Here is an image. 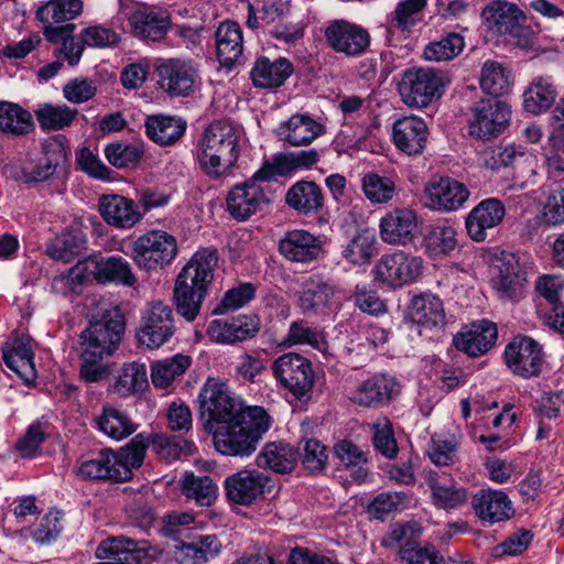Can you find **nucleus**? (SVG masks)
<instances>
[{
  "instance_id": "nucleus-48",
  "label": "nucleus",
  "mask_w": 564,
  "mask_h": 564,
  "mask_svg": "<svg viewBox=\"0 0 564 564\" xmlns=\"http://www.w3.org/2000/svg\"><path fill=\"white\" fill-rule=\"evenodd\" d=\"M457 231L451 225H434L422 240L424 252L431 259L449 256L457 247Z\"/></svg>"
},
{
  "instance_id": "nucleus-16",
  "label": "nucleus",
  "mask_w": 564,
  "mask_h": 564,
  "mask_svg": "<svg viewBox=\"0 0 564 564\" xmlns=\"http://www.w3.org/2000/svg\"><path fill=\"white\" fill-rule=\"evenodd\" d=\"M424 205L434 212L453 213L460 209L470 196L467 186L452 177L429 182L423 191Z\"/></svg>"
},
{
  "instance_id": "nucleus-19",
  "label": "nucleus",
  "mask_w": 564,
  "mask_h": 564,
  "mask_svg": "<svg viewBox=\"0 0 564 564\" xmlns=\"http://www.w3.org/2000/svg\"><path fill=\"white\" fill-rule=\"evenodd\" d=\"M490 278L494 290L500 297L517 299L525 284V275L518 258L502 251L496 256L490 267Z\"/></svg>"
},
{
  "instance_id": "nucleus-11",
  "label": "nucleus",
  "mask_w": 564,
  "mask_h": 564,
  "mask_svg": "<svg viewBox=\"0 0 564 564\" xmlns=\"http://www.w3.org/2000/svg\"><path fill=\"white\" fill-rule=\"evenodd\" d=\"M276 381L296 398L306 395L314 383V372L308 359L296 352H286L272 364Z\"/></svg>"
},
{
  "instance_id": "nucleus-60",
  "label": "nucleus",
  "mask_w": 564,
  "mask_h": 564,
  "mask_svg": "<svg viewBox=\"0 0 564 564\" xmlns=\"http://www.w3.org/2000/svg\"><path fill=\"white\" fill-rule=\"evenodd\" d=\"M58 162L48 155H42L24 163L21 174H11L15 181H22L25 184H39L51 178L55 172Z\"/></svg>"
},
{
  "instance_id": "nucleus-33",
  "label": "nucleus",
  "mask_w": 564,
  "mask_h": 564,
  "mask_svg": "<svg viewBox=\"0 0 564 564\" xmlns=\"http://www.w3.org/2000/svg\"><path fill=\"white\" fill-rule=\"evenodd\" d=\"M129 22L135 36L152 42L162 40L171 26L166 12L149 7L134 10Z\"/></svg>"
},
{
  "instance_id": "nucleus-41",
  "label": "nucleus",
  "mask_w": 564,
  "mask_h": 564,
  "mask_svg": "<svg viewBox=\"0 0 564 564\" xmlns=\"http://www.w3.org/2000/svg\"><path fill=\"white\" fill-rule=\"evenodd\" d=\"M150 443L151 440L148 435L139 433L119 453H115L117 468L115 475L118 480L131 479L132 470L142 465Z\"/></svg>"
},
{
  "instance_id": "nucleus-49",
  "label": "nucleus",
  "mask_w": 564,
  "mask_h": 564,
  "mask_svg": "<svg viewBox=\"0 0 564 564\" xmlns=\"http://www.w3.org/2000/svg\"><path fill=\"white\" fill-rule=\"evenodd\" d=\"M296 453L286 443H269L257 456V465L260 468H270L278 474L292 471L296 464Z\"/></svg>"
},
{
  "instance_id": "nucleus-21",
  "label": "nucleus",
  "mask_w": 564,
  "mask_h": 564,
  "mask_svg": "<svg viewBox=\"0 0 564 564\" xmlns=\"http://www.w3.org/2000/svg\"><path fill=\"white\" fill-rule=\"evenodd\" d=\"M260 318L252 315H238L231 318L213 319L207 326V336L213 343L234 345L253 338L260 330Z\"/></svg>"
},
{
  "instance_id": "nucleus-20",
  "label": "nucleus",
  "mask_w": 564,
  "mask_h": 564,
  "mask_svg": "<svg viewBox=\"0 0 564 564\" xmlns=\"http://www.w3.org/2000/svg\"><path fill=\"white\" fill-rule=\"evenodd\" d=\"M328 45L346 56H359L370 45V34L361 25L346 20H336L325 30Z\"/></svg>"
},
{
  "instance_id": "nucleus-44",
  "label": "nucleus",
  "mask_w": 564,
  "mask_h": 564,
  "mask_svg": "<svg viewBox=\"0 0 564 564\" xmlns=\"http://www.w3.org/2000/svg\"><path fill=\"white\" fill-rule=\"evenodd\" d=\"M377 237L369 229L358 230L341 246V258L354 267L368 265L376 252Z\"/></svg>"
},
{
  "instance_id": "nucleus-34",
  "label": "nucleus",
  "mask_w": 564,
  "mask_h": 564,
  "mask_svg": "<svg viewBox=\"0 0 564 564\" xmlns=\"http://www.w3.org/2000/svg\"><path fill=\"white\" fill-rule=\"evenodd\" d=\"M334 456L339 466L348 473L351 481L357 485L365 484L369 477V454L357 444L341 440L334 445Z\"/></svg>"
},
{
  "instance_id": "nucleus-17",
  "label": "nucleus",
  "mask_w": 564,
  "mask_h": 564,
  "mask_svg": "<svg viewBox=\"0 0 564 564\" xmlns=\"http://www.w3.org/2000/svg\"><path fill=\"white\" fill-rule=\"evenodd\" d=\"M510 106L502 100H482L474 108L469 122L470 135L486 140L500 134L509 124Z\"/></svg>"
},
{
  "instance_id": "nucleus-36",
  "label": "nucleus",
  "mask_w": 564,
  "mask_h": 564,
  "mask_svg": "<svg viewBox=\"0 0 564 564\" xmlns=\"http://www.w3.org/2000/svg\"><path fill=\"white\" fill-rule=\"evenodd\" d=\"M217 57L221 66L234 67L243 53V35L240 25L232 21L220 23L216 31Z\"/></svg>"
},
{
  "instance_id": "nucleus-54",
  "label": "nucleus",
  "mask_w": 564,
  "mask_h": 564,
  "mask_svg": "<svg viewBox=\"0 0 564 564\" xmlns=\"http://www.w3.org/2000/svg\"><path fill=\"white\" fill-rule=\"evenodd\" d=\"M32 126V116L28 110L11 101H0L1 132L12 135H21L29 132Z\"/></svg>"
},
{
  "instance_id": "nucleus-47",
  "label": "nucleus",
  "mask_w": 564,
  "mask_h": 564,
  "mask_svg": "<svg viewBox=\"0 0 564 564\" xmlns=\"http://www.w3.org/2000/svg\"><path fill=\"white\" fill-rule=\"evenodd\" d=\"M186 130V122L180 118L154 115L145 120L147 135L155 143L169 145L178 140Z\"/></svg>"
},
{
  "instance_id": "nucleus-12",
  "label": "nucleus",
  "mask_w": 564,
  "mask_h": 564,
  "mask_svg": "<svg viewBox=\"0 0 564 564\" xmlns=\"http://www.w3.org/2000/svg\"><path fill=\"white\" fill-rule=\"evenodd\" d=\"M265 181L253 175L243 183L234 186L227 195V208L229 214L237 220L243 221L256 213L262 210L270 203Z\"/></svg>"
},
{
  "instance_id": "nucleus-64",
  "label": "nucleus",
  "mask_w": 564,
  "mask_h": 564,
  "mask_svg": "<svg viewBox=\"0 0 564 564\" xmlns=\"http://www.w3.org/2000/svg\"><path fill=\"white\" fill-rule=\"evenodd\" d=\"M105 156L117 169L134 167L143 156V150L137 144L115 142L105 148Z\"/></svg>"
},
{
  "instance_id": "nucleus-63",
  "label": "nucleus",
  "mask_w": 564,
  "mask_h": 564,
  "mask_svg": "<svg viewBox=\"0 0 564 564\" xmlns=\"http://www.w3.org/2000/svg\"><path fill=\"white\" fill-rule=\"evenodd\" d=\"M78 111L66 105H45L35 111L40 126L45 130H59L70 126Z\"/></svg>"
},
{
  "instance_id": "nucleus-61",
  "label": "nucleus",
  "mask_w": 564,
  "mask_h": 564,
  "mask_svg": "<svg viewBox=\"0 0 564 564\" xmlns=\"http://www.w3.org/2000/svg\"><path fill=\"white\" fill-rule=\"evenodd\" d=\"M433 505L440 509H455L467 500L466 490L453 481L431 480Z\"/></svg>"
},
{
  "instance_id": "nucleus-42",
  "label": "nucleus",
  "mask_w": 564,
  "mask_h": 564,
  "mask_svg": "<svg viewBox=\"0 0 564 564\" xmlns=\"http://www.w3.org/2000/svg\"><path fill=\"white\" fill-rule=\"evenodd\" d=\"M95 280L100 284L115 282L132 286L137 279L130 263L119 256L93 258Z\"/></svg>"
},
{
  "instance_id": "nucleus-13",
  "label": "nucleus",
  "mask_w": 564,
  "mask_h": 564,
  "mask_svg": "<svg viewBox=\"0 0 564 564\" xmlns=\"http://www.w3.org/2000/svg\"><path fill=\"white\" fill-rule=\"evenodd\" d=\"M508 369L518 377H538L544 364L542 346L531 337L516 336L505 348Z\"/></svg>"
},
{
  "instance_id": "nucleus-29",
  "label": "nucleus",
  "mask_w": 564,
  "mask_h": 564,
  "mask_svg": "<svg viewBox=\"0 0 564 564\" xmlns=\"http://www.w3.org/2000/svg\"><path fill=\"white\" fill-rule=\"evenodd\" d=\"M323 240L303 229L291 230L280 240L279 251L292 262L308 263L323 253Z\"/></svg>"
},
{
  "instance_id": "nucleus-2",
  "label": "nucleus",
  "mask_w": 564,
  "mask_h": 564,
  "mask_svg": "<svg viewBox=\"0 0 564 564\" xmlns=\"http://www.w3.org/2000/svg\"><path fill=\"white\" fill-rule=\"evenodd\" d=\"M271 420L261 406H249L241 416L229 420L210 431L215 448L227 456H250L268 432Z\"/></svg>"
},
{
  "instance_id": "nucleus-22",
  "label": "nucleus",
  "mask_w": 564,
  "mask_h": 564,
  "mask_svg": "<svg viewBox=\"0 0 564 564\" xmlns=\"http://www.w3.org/2000/svg\"><path fill=\"white\" fill-rule=\"evenodd\" d=\"M481 18L489 32L512 37L520 36L525 21L523 11L516 3L505 0L488 3L481 12Z\"/></svg>"
},
{
  "instance_id": "nucleus-8",
  "label": "nucleus",
  "mask_w": 564,
  "mask_h": 564,
  "mask_svg": "<svg viewBox=\"0 0 564 564\" xmlns=\"http://www.w3.org/2000/svg\"><path fill=\"white\" fill-rule=\"evenodd\" d=\"M175 332L176 325L171 306L155 301L149 303L142 311L135 336L139 346L153 350L169 343Z\"/></svg>"
},
{
  "instance_id": "nucleus-62",
  "label": "nucleus",
  "mask_w": 564,
  "mask_h": 564,
  "mask_svg": "<svg viewBox=\"0 0 564 564\" xmlns=\"http://www.w3.org/2000/svg\"><path fill=\"white\" fill-rule=\"evenodd\" d=\"M404 564H445V557L430 543L406 542L399 550Z\"/></svg>"
},
{
  "instance_id": "nucleus-9",
  "label": "nucleus",
  "mask_w": 564,
  "mask_h": 564,
  "mask_svg": "<svg viewBox=\"0 0 564 564\" xmlns=\"http://www.w3.org/2000/svg\"><path fill=\"white\" fill-rule=\"evenodd\" d=\"M345 297L343 289L322 274L304 279L297 292V306L304 314H324L340 304Z\"/></svg>"
},
{
  "instance_id": "nucleus-53",
  "label": "nucleus",
  "mask_w": 564,
  "mask_h": 564,
  "mask_svg": "<svg viewBox=\"0 0 564 564\" xmlns=\"http://www.w3.org/2000/svg\"><path fill=\"white\" fill-rule=\"evenodd\" d=\"M208 292L199 288H191L185 281L176 279L174 286V302L176 312L186 321L193 322L199 314L202 303Z\"/></svg>"
},
{
  "instance_id": "nucleus-30",
  "label": "nucleus",
  "mask_w": 564,
  "mask_h": 564,
  "mask_svg": "<svg viewBox=\"0 0 564 564\" xmlns=\"http://www.w3.org/2000/svg\"><path fill=\"white\" fill-rule=\"evenodd\" d=\"M270 479L258 470H241L225 481L227 497L242 506L251 505L260 497Z\"/></svg>"
},
{
  "instance_id": "nucleus-45",
  "label": "nucleus",
  "mask_w": 564,
  "mask_h": 564,
  "mask_svg": "<svg viewBox=\"0 0 564 564\" xmlns=\"http://www.w3.org/2000/svg\"><path fill=\"white\" fill-rule=\"evenodd\" d=\"M285 203L299 213L307 215L323 207L324 197L316 183L299 181L288 189Z\"/></svg>"
},
{
  "instance_id": "nucleus-3",
  "label": "nucleus",
  "mask_w": 564,
  "mask_h": 564,
  "mask_svg": "<svg viewBox=\"0 0 564 564\" xmlns=\"http://www.w3.org/2000/svg\"><path fill=\"white\" fill-rule=\"evenodd\" d=\"M199 413L205 427L210 431L247 412L241 399L224 381L208 378L198 394Z\"/></svg>"
},
{
  "instance_id": "nucleus-6",
  "label": "nucleus",
  "mask_w": 564,
  "mask_h": 564,
  "mask_svg": "<svg viewBox=\"0 0 564 564\" xmlns=\"http://www.w3.org/2000/svg\"><path fill=\"white\" fill-rule=\"evenodd\" d=\"M424 261L420 256L394 250L380 257L372 268L376 282L399 289L414 283L423 273Z\"/></svg>"
},
{
  "instance_id": "nucleus-55",
  "label": "nucleus",
  "mask_w": 564,
  "mask_h": 564,
  "mask_svg": "<svg viewBox=\"0 0 564 564\" xmlns=\"http://www.w3.org/2000/svg\"><path fill=\"white\" fill-rule=\"evenodd\" d=\"M189 365L191 358L181 354L154 362L151 369L153 384L156 388L166 389L186 371Z\"/></svg>"
},
{
  "instance_id": "nucleus-52",
  "label": "nucleus",
  "mask_w": 564,
  "mask_h": 564,
  "mask_svg": "<svg viewBox=\"0 0 564 564\" xmlns=\"http://www.w3.org/2000/svg\"><path fill=\"white\" fill-rule=\"evenodd\" d=\"M181 488L185 497L203 507L213 505L217 499V485L208 476H195L186 471L181 479Z\"/></svg>"
},
{
  "instance_id": "nucleus-40",
  "label": "nucleus",
  "mask_w": 564,
  "mask_h": 564,
  "mask_svg": "<svg viewBox=\"0 0 564 564\" xmlns=\"http://www.w3.org/2000/svg\"><path fill=\"white\" fill-rule=\"evenodd\" d=\"M426 6L427 0H400L388 17L389 42H392L391 37L395 32L404 36L412 33L414 26L424 20Z\"/></svg>"
},
{
  "instance_id": "nucleus-26",
  "label": "nucleus",
  "mask_w": 564,
  "mask_h": 564,
  "mask_svg": "<svg viewBox=\"0 0 564 564\" xmlns=\"http://www.w3.org/2000/svg\"><path fill=\"white\" fill-rule=\"evenodd\" d=\"M98 212L107 225L122 230L131 229L142 219L138 205L119 194L101 195Z\"/></svg>"
},
{
  "instance_id": "nucleus-39",
  "label": "nucleus",
  "mask_w": 564,
  "mask_h": 564,
  "mask_svg": "<svg viewBox=\"0 0 564 564\" xmlns=\"http://www.w3.org/2000/svg\"><path fill=\"white\" fill-rule=\"evenodd\" d=\"M293 66L291 62L284 57L270 58L259 57L250 72V77L256 87L260 88H278L292 75Z\"/></svg>"
},
{
  "instance_id": "nucleus-1",
  "label": "nucleus",
  "mask_w": 564,
  "mask_h": 564,
  "mask_svg": "<svg viewBox=\"0 0 564 564\" xmlns=\"http://www.w3.org/2000/svg\"><path fill=\"white\" fill-rule=\"evenodd\" d=\"M245 142L240 124L230 120L213 121L199 141L197 159L203 172L213 180L229 175Z\"/></svg>"
},
{
  "instance_id": "nucleus-38",
  "label": "nucleus",
  "mask_w": 564,
  "mask_h": 564,
  "mask_svg": "<svg viewBox=\"0 0 564 564\" xmlns=\"http://www.w3.org/2000/svg\"><path fill=\"white\" fill-rule=\"evenodd\" d=\"M322 133V124L306 115H294L276 129L279 139L291 147L307 145Z\"/></svg>"
},
{
  "instance_id": "nucleus-7",
  "label": "nucleus",
  "mask_w": 564,
  "mask_h": 564,
  "mask_svg": "<svg viewBox=\"0 0 564 564\" xmlns=\"http://www.w3.org/2000/svg\"><path fill=\"white\" fill-rule=\"evenodd\" d=\"M124 333V318L118 310L107 311L99 321L90 322L82 335V350L86 356L111 355Z\"/></svg>"
},
{
  "instance_id": "nucleus-31",
  "label": "nucleus",
  "mask_w": 564,
  "mask_h": 564,
  "mask_svg": "<svg viewBox=\"0 0 564 564\" xmlns=\"http://www.w3.org/2000/svg\"><path fill=\"white\" fill-rule=\"evenodd\" d=\"M217 265V250L215 248H202L192 256L178 273L177 280L187 282L191 288L195 286L208 292Z\"/></svg>"
},
{
  "instance_id": "nucleus-4",
  "label": "nucleus",
  "mask_w": 564,
  "mask_h": 564,
  "mask_svg": "<svg viewBox=\"0 0 564 564\" xmlns=\"http://www.w3.org/2000/svg\"><path fill=\"white\" fill-rule=\"evenodd\" d=\"M448 80L444 73L434 68L406 69L399 83L402 101L412 108H424L445 93Z\"/></svg>"
},
{
  "instance_id": "nucleus-10",
  "label": "nucleus",
  "mask_w": 564,
  "mask_h": 564,
  "mask_svg": "<svg viewBox=\"0 0 564 564\" xmlns=\"http://www.w3.org/2000/svg\"><path fill=\"white\" fill-rule=\"evenodd\" d=\"M159 87L172 97H186L200 87V76L194 61L169 58L156 66Z\"/></svg>"
},
{
  "instance_id": "nucleus-23",
  "label": "nucleus",
  "mask_w": 564,
  "mask_h": 564,
  "mask_svg": "<svg viewBox=\"0 0 564 564\" xmlns=\"http://www.w3.org/2000/svg\"><path fill=\"white\" fill-rule=\"evenodd\" d=\"M505 217L506 206L500 199L485 198L466 216V232L473 241L482 242L487 238V231L498 227Z\"/></svg>"
},
{
  "instance_id": "nucleus-37",
  "label": "nucleus",
  "mask_w": 564,
  "mask_h": 564,
  "mask_svg": "<svg viewBox=\"0 0 564 564\" xmlns=\"http://www.w3.org/2000/svg\"><path fill=\"white\" fill-rule=\"evenodd\" d=\"M405 318L425 328L443 326L445 324L443 302L430 293L416 295L406 308Z\"/></svg>"
},
{
  "instance_id": "nucleus-5",
  "label": "nucleus",
  "mask_w": 564,
  "mask_h": 564,
  "mask_svg": "<svg viewBox=\"0 0 564 564\" xmlns=\"http://www.w3.org/2000/svg\"><path fill=\"white\" fill-rule=\"evenodd\" d=\"M176 238L160 229L139 236L133 242L132 260L144 271H156L170 265L177 256Z\"/></svg>"
},
{
  "instance_id": "nucleus-56",
  "label": "nucleus",
  "mask_w": 564,
  "mask_h": 564,
  "mask_svg": "<svg viewBox=\"0 0 564 564\" xmlns=\"http://www.w3.org/2000/svg\"><path fill=\"white\" fill-rule=\"evenodd\" d=\"M86 239L79 230H65L57 235L47 246L52 259L69 262L85 248Z\"/></svg>"
},
{
  "instance_id": "nucleus-46",
  "label": "nucleus",
  "mask_w": 564,
  "mask_h": 564,
  "mask_svg": "<svg viewBox=\"0 0 564 564\" xmlns=\"http://www.w3.org/2000/svg\"><path fill=\"white\" fill-rule=\"evenodd\" d=\"M149 387L144 364L132 361L123 364L111 386V391L120 397L144 392Z\"/></svg>"
},
{
  "instance_id": "nucleus-15",
  "label": "nucleus",
  "mask_w": 564,
  "mask_h": 564,
  "mask_svg": "<svg viewBox=\"0 0 564 564\" xmlns=\"http://www.w3.org/2000/svg\"><path fill=\"white\" fill-rule=\"evenodd\" d=\"M420 234L417 213L409 207H398L384 214L379 221V235L391 246L411 245Z\"/></svg>"
},
{
  "instance_id": "nucleus-35",
  "label": "nucleus",
  "mask_w": 564,
  "mask_h": 564,
  "mask_svg": "<svg viewBox=\"0 0 564 564\" xmlns=\"http://www.w3.org/2000/svg\"><path fill=\"white\" fill-rule=\"evenodd\" d=\"M557 95V88L551 76H535L523 89V110L533 116L542 115L554 105Z\"/></svg>"
},
{
  "instance_id": "nucleus-14",
  "label": "nucleus",
  "mask_w": 564,
  "mask_h": 564,
  "mask_svg": "<svg viewBox=\"0 0 564 564\" xmlns=\"http://www.w3.org/2000/svg\"><path fill=\"white\" fill-rule=\"evenodd\" d=\"M83 11L82 0H50L36 11V18L44 24V35L55 43L58 37L70 35L74 24L67 23Z\"/></svg>"
},
{
  "instance_id": "nucleus-58",
  "label": "nucleus",
  "mask_w": 564,
  "mask_h": 564,
  "mask_svg": "<svg viewBox=\"0 0 564 564\" xmlns=\"http://www.w3.org/2000/svg\"><path fill=\"white\" fill-rule=\"evenodd\" d=\"M361 188L366 198L372 204H387L395 194L394 182L375 172L362 176Z\"/></svg>"
},
{
  "instance_id": "nucleus-50",
  "label": "nucleus",
  "mask_w": 564,
  "mask_h": 564,
  "mask_svg": "<svg viewBox=\"0 0 564 564\" xmlns=\"http://www.w3.org/2000/svg\"><path fill=\"white\" fill-rule=\"evenodd\" d=\"M513 86L512 72L503 64L496 61H486L481 67L480 87L496 97L508 94Z\"/></svg>"
},
{
  "instance_id": "nucleus-51",
  "label": "nucleus",
  "mask_w": 564,
  "mask_h": 564,
  "mask_svg": "<svg viewBox=\"0 0 564 564\" xmlns=\"http://www.w3.org/2000/svg\"><path fill=\"white\" fill-rule=\"evenodd\" d=\"M96 424L100 432L116 441L130 436L137 430V424L128 414L112 405L104 406Z\"/></svg>"
},
{
  "instance_id": "nucleus-59",
  "label": "nucleus",
  "mask_w": 564,
  "mask_h": 564,
  "mask_svg": "<svg viewBox=\"0 0 564 564\" xmlns=\"http://www.w3.org/2000/svg\"><path fill=\"white\" fill-rule=\"evenodd\" d=\"M283 345L286 347L307 345L318 351H325L327 348V341L323 335L304 321H294L290 324Z\"/></svg>"
},
{
  "instance_id": "nucleus-18",
  "label": "nucleus",
  "mask_w": 564,
  "mask_h": 564,
  "mask_svg": "<svg viewBox=\"0 0 564 564\" xmlns=\"http://www.w3.org/2000/svg\"><path fill=\"white\" fill-rule=\"evenodd\" d=\"M145 541H134L124 536L104 540L96 549L98 564H149L153 557Z\"/></svg>"
},
{
  "instance_id": "nucleus-27",
  "label": "nucleus",
  "mask_w": 564,
  "mask_h": 564,
  "mask_svg": "<svg viewBox=\"0 0 564 564\" xmlns=\"http://www.w3.org/2000/svg\"><path fill=\"white\" fill-rule=\"evenodd\" d=\"M392 141L395 148L408 154H421L426 145L429 128L419 116H404L392 124Z\"/></svg>"
},
{
  "instance_id": "nucleus-25",
  "label": "nucleus",
  "mask_w": 564,
  "mask_h": 564,
  "mask_svg": "<svg viewBox=\"0 0 564 564\" xmlns=\"http://www.w3.org/2000/svg\"><path fill=\"white\" fill-rule=\"evenodd\" d=\"M475 514L490 525L510 520L514 513V507L509 496L498 489H480L471 500Z\"/></svg>"
},
{
  "instance_id": "nucleus-28",
  "label": "nucleus",
  "mask_w": 564,
  "mask_h": 564,
  "mask_svg": "<svg viewBox=\"0 0 564 564\" xmlns=\"http://www.w3.org/2000/svg\"><path fill=\"white\" fill-rule=\"evenodd\" d=\"M400 392V383L387 375L372 376L359 383L349 399L362 406H378L389 403Z\"/></svg>"
},
{
  "instance_id": "nucleus-43",
  "label": "nucleus",
  "mask_w": 564,
  "mask_h": 564,
  "mask_svg": "<svg viewBox=\"0 0 564 564\" xmlns=\"http://www.w3.org/2000/svg\"><path fill=\"white\" fill-rule=\"evenodd\" d=\"M115 452L112 449H101L90 457H82L77 463L76 474L82 479L87 480H112L116 478Z\"/></svg>"
},
{
  "instance_id": "nucleus-57",
  "label": "nucleus",
  "mask_w": 564,
  "mask_h": 564,
  "mask_svg": "<svg viewBox=\"0 0 564 564\" xmlns=\"http://www.w3.org/2000/svg\"><path fill=\"white\" fill-rule=\"evenodd\" d=\"M464 47V37L458 33L451 32L438 41L430 42L423 51V56L431 62L451 61L459 55Z\"/></svg>"
},
{
  "instance_id": "nucleus-32",
  "label": "nucleus",
  "mask_w": 564,
  "mask_h": 564,
  "mask_svg": "<svg viewBox=\"0 0 564 564\" xmlns=\"http://www.w3.org/2000/svg\"><path fill=\"white\" fill-rule=\"evenodd\" d=\"M2 359L6 366L25 383L36 379L34 352L30 338H14L4 343Z\"/></svg>"
},
{
  "instance_id": "nucleus-24",
  "label": "nucleus",
  "mask_w": 564,
  "mask_h": 564,
  "mask_svg": "<svg viewBox=\"0 0 564 564\" xmlns=\"http://www.w3.org/2000/svg\"><path fill=\"white\" fill-rule=\"evenodd\" d=\"M497 337L496 324L480 319L462 327L453 341L459 351L469 357H480L495 346Z\"/></svg>"
}]
</instances>
